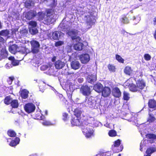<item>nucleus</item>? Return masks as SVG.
<instances>
[{
  "mask_svg": "<svg viewBox=\"0 0 156 156\" xmlns=\"http://www.w3.org/2000/svg\"><path fill=\"white\" fill-rule=\"evenodd\" d=\"M126 15L130 20H137L138 18L137 17H136L135 16L133 15V12L132 10H131L129 12L126 14Z\"/></svg>",
  "mask_w": 156,
  "mask_h": 156,
  "instance_id": "obj_27",
  "label": "nucleus"
},
{
  "mask_svg": "<svg viewBox=\"0 0 156 156\" xmlns=\"http://www.w3.org/2000/svg\"><path fill=\"white\" fill-rule=\"evenodd\" d=\"M156 120V118L154 116V115L151 113H148V117L147 119V121L149 123L153 122Z\"/></svg>",
  "mask_w": 156,
  "mask_h": 156,
  "instance_id": "obj_25",
  "label": "nucleus"
},
{
  "mask_svg": "<svg viewBox=\"0 0 156 156\" xmlns=\"http://www.w3.org/2000/svg\"><path fill=\"white\" fill-rule=\"evenodd\" d=\"M103 86L101 83H97L94 86V89L98 93H101L103 88Z\"/></svg>",
  "mask_w": 156,
  "mask_h": 156,
  "instance_id": "obj_15",
  "label": "nucleus"
},
{
  "mask_svg": "<svg viewBox=\"0 0 156 156\" xmlns=\"http://www.w3.org/2000/svg\"><path fill=\"white\" fill-rule=\"evenodd\" d=\"M5 68L7 69H9L10 68H11L12 66H11V64H9L8 63H7L5 66Z\"/></svg>",
  "mask_w": 156,
  "mask_h": 156,
  "instance_id": "obj_56",
  "label": "nucleus"
},
{
  "mask_svg": "<svg viewBox=\"0 0 156 156\" xmlns=\"http://www.w3.org/2000/svg\"><path fill=\"white\" fill-rule=\"evenodd\" d=\"M56 59V57L55 56H53L51 59V61L52 62H55Z\"/></svg>",
  "mask_w": 156,
  "mask_h": 156,
  "instance_id": "obj_61",
  "label": "nucleus"
},
{
  "mask_svg": "<svg viewBox=\"0 0 156 156\" xmlns=\"http://www.w3.org/2000/svg\"><path fill=\"white\" fill-rule=\"evenodd\" d=\"M64 44V42L62 41H58L55 42V47H58Z\"/></svg>",
  "mask_w": 156,
  "mask_h": 156,
  "instance_id": "obj_48",
  "label": "nucleus"
},
{
  "mask_svg": "<svg viewBox=\"0 0 156 156\" xmlns=\"http://www.w3.org/2000/svg\"><path fill=\"white\" fill-rule=\"evenodd\" d=\"M37 15V12L35 11L30 10L27 12L25 17L28 20H30Z\"/></svg>",
  "mask_w": 156,
  "mask_h": 156,
  "instance_id": "obj_13",
  "label": "nucleus"
},
{
  "mask_svg": "<svg viewBox=\"0 0 156 156\" xmlns=\"http://www.w3.org/2000/svg\"><path fill=\"white\" fill-rule=\"evenodd\" d=\"M64 66V62L59 60L56 61L55 63V66L57 69H60L63 67Z\"/></svg>",
  "mask_w": 156,
  "mask_h": 156,
  "instance_id": "obj_19",
  "label": "nucleus"
},
{
  "mask_svg": "<svg viewBox=\"0 0 156 156\" xmlns=\"http://www.w3.org/2000/svg\"><path fill=\"white\" fill-rule=\"evenodd\" d=\"M82 129V132L86 138H89L94 135V130L92 126H88Z\"/></svg>",
  "mask_w": 156,
  "mask_h": 156,
  "instance_id": "obj_3",
  "label": "nucleus"
},
{
  "mask_svg": "<svg viewBox=\"0 0 156 156\" xmlns=\"http://www.w3.org/2000/svg\"><path fill=\"white\" fill-rule=\"evenodd\" d=\"M0 35H3V33L2 32V30L0 31Z\"/></svg>",
  "mask_w": 156,
  "mask_h": 156,
  "instance_id": "obj_64",
  "label": "nucleus"
},
{
  "mask_svg": "<svg viewBox=\"0 0 156 156\" xmlns=\"http://www.w3.org/2000/svg\"><path fill=\"white\" fill-rule=\"evenodd\" d=\"M46 66H45L43 65L41 67V70H44L46 69Z\"/></svg>",
  "mask_w": 156,
  "mask_h": 156,
  "instance_id": "obj_59",
  "label": "nucleus"
},
{
  "mask_svg": "<svg viewBox=\"0 0 156 156\" xmlns=\"http://www.w3.org/2000/svg\"><path fill=\"white\" fill-rule=\"evenodd\" d=\"M14 79V77L13 76L9 77L7 80V81L9 85L12 84L13 81Z\"/></svg>",
  "mask_w": 156,
  "mask_h": 156,
  "instance_id": "obj_47",
  "label": "nucleus"
},
{
  "mask_svg": "<svg viewBox=\"0 0 156 156\" xmlns=\"http://www.w3.org/2000/svg\"><path fill=\"white\" fill-rule=\"evenodd\" d=\"M132 72L133 70L131 67L129 66H126L124 69V73L127 75H131L132 73Z\"/></svg>",
  "mask_w": 156,
  "mask_h": 156,
  "instance_id": "obj_24",
  "label": "nucleus"
},
{
  "mask_svg": "<svg viewBox=\"0 0 156 156\" xmlns=\"http://www.w3.org/2000/svg\"><path fill=\"white\" fill-rule=\"evenodd\" d=\"M38 20L41 21L44 20L45 17L46 16L45 14L42 12H40L38 13Z\"/></svg>",
  "mask_w": 156,
  "mask_h": 156,
  "instance_id": "obj_32",
  "label": "nucleus"
},
{
  "mask_svg": "<svg viewBox=\"0 0 156 156\" xmlns=\"http://www.w3.org/2000/svg\"><path fill=\"white\" fill-rule=\"evenodd\" d=\"M79 31L78 30L73 29L69 31L68 32V34L71 36V38L73 40H75L81 39L80 37L77 36L78 34Z\"/></svg>",
  "mask_w": 156,
  "mask_h": 156,
  "instance_id": "obj_7",
  "label": "nucleus"
},
{
  "mask_svg": "<svg viewBox=\"0 0 156 156\" xmlns=\"http://www.w3.org/2000/svg\"><path fill=\"white\" fill-rule=\"evenodd\" d=\"M31 31L32 32L31 34H35L38 33V30L37 29H32Z\"/></svg>",
  "mask_w": 156,
  "mask_h": 156,
  "instance_id": "obj_55",
  "label": "nucleus"
},
{
  "mask_svg": "<svg viewBox=\"0 0 156 156\" xmlns=\"http://www.w3.org/2000/svg\"><path fill=\"white\" fill-rule=\"evenodd\" d=\"M90 124L88 122V120L85 119L83 121H81V125H82V128L87 127L88 126H91Z\"/></svg>",
  "mask_w": 156,
  "mask_h": 156,
  "instance_id": "obj_30",
  "label": "nucleus"
},
{
  "mask_svg": "<svg viewBox=\"0 0 156 156\" xmlns=\"http://www.w3.org/2000/svg\"><path fill=\"white\" fill-rule=\"evenodd\" d=\"M14 59V58L12 56H10L9 58V60H11L12 61Z\"/></svg>",
  "mask_w": 156,
  "mask_h": 156,
  "instance_id": "obj_62",
  "label": "nucleus"
},
{
  "mask_svg": "<svg viewBox=\"0 0 156 156\" xmlns=\"http://www.w3.org/2000/svg\"><path fill=\"white\" fill-rule=\"evenodd\" d=\"M102 96L104 98L109 97L111 94V90L108 87L105 86L101 92Z\"/></svg>",
  "mask_w": 156,
  "mask_h": 156,
  "instance_id": "obj_11",
  "label": "nucleus"
},
{
  "mask_svg": "<svg viewBox=\"0 0 156 156\" xmlns=\"http://www.w3.org/2000/svg\"><path fill=\"white\" fill-rule=\"evenodd\" d=\"M31 2L30 0L26 1L25 3V5L27 7L31 6Z\"/></svg>",
  "mask_w": 156,
  "mask_h": 156,
  "instance_id": "obj_52",
  "label": "nucleus"
},
{
  "mask_svg": "<svg viewBox=\"0 0 156 156\" xmlns=\"http://www.w3.org/2000/svg\"><path fill=\"white\" fill-rule=\"evenodd\" d=\"M68 114V113L64 112L62 114V119L64 121H66L69 119Z\"/></svg>",
  "mask_w": 156,
  "mask_h": 156,
  "instance_id": "obj_46",
  "label": "nucleus"
},
{
  "mask_svg": "<svg viewBox=\"0 0 156 156\" xmlns=\"http://www.w3.org/2000/svg\"><path fill=\"white\" fill-rule=\"evenodd\" d=\"M2 32L3 33V35H5V36L8 35L9 34V31L7 29L2 30Z\"/></svg>",
  "mask_w": 156,
  "mask_h": 156,
  "instance_id": "obj_51",
  "label": "nucleus"
},
{
  "mask_svg": "<svg viewBox=\"0 0 156 156\" xmlns=\"http://www.w3.org/2000/svg\"><path fill=\"white\" fill-rule=\"evenodd\" d=\"M148 105V107L150 108H154L156 107V101L154 99L149 100Z\"/></svg>",
  "mask_w": 156,
  "mask_h": 156,
  "instance_id": "obj_21",
  "label": "nucleus"
},
{
  "mask_svg": "<svg viewBox=\"0 0 156 156\" xmlns=\"http://www.w3.org/2000/svg\"><path fill=\"white\" fill-rule=\"evenodd\" d=\"M19 47L16 44L10 45L9 48V51L12 53L15 54L18 51Z\"/></svg>",
  "mask_w": 156,
  "mask_h": 156,
  "instance_id": "obj_16",
  "label": "nucleus"
},
{
  "mask_svg": "<svg viewBox=\"0 0 156 156\" xmlns=\"http://www.w3.org/2000/svg\"><path fill=\"white\" fill-rule=\"evenodd\" d=\"M146 137L148 139L156 140V135L153 133H149L147 134L146 135Z\"/></svg>",
  "mask_w": 156,
  "mask_h": 156,
  "instance_id": "obj_41",
  "label": "nucleus"
},
{
  "mask_svg": "<svg viewBox=\"0 0 156 156\" xmlns=\"http://www.w3.org/2000/svg\"><path fill=\"white\" fill-rule=\"evenodd\" d=\"M90 124L88 122V120L85 119L83 121H81V125H82V128L87 127L88 126H91Z\"/></svg>",
  "mask_w": 156,
  "mask_h": 156,
  "instance_id": "obj_31",
  "label": "nucleus"
},
{
  "mask_svg": "<svg viewBox=\"0 0 156 156\" xmlns=\"http://www.w3.org/2000/svg\"><path fill=\"white\" fill-rule=\"evenodd\" d=\"M108 135L110 136L114 137L117 135V133L115 130H111L109 131Z\"/></svg>",
  "mask_w": 156,
  "mask_h": 156,
  "instance_id": "obj_43",
  "label": "nucleus"
},
{
  "mask_svg": "<svg viewBox=\"0 0 156 156\" xmlns=\"http://www.w3.org/2000/svg\"><path fill=\"white\" fill-rule=\"evenodd\" d=\"M83 45H84L83 43L78 42L74 44L73 46V48L75 50L77 51H81L83 49Z\"/></svg>",
  "mask_w": 156,
  "mask_h": 156,
  "instance_id": "obj_22",
  "label": "nucleus"
},
{
  "mask_svg": "<svg viewBox=\"0 0 156 156\" xmlns=\"http://www.w3.org/2000/svg\"><path fill=\"white\" fill-rule=\"evenodd\" d=\"M154 38L156 40V30L154 31V33L153 34Z\"/></svg>",
  "mask_w": 156,
  "mask_h": 156,
  "instance_id": "obj_63",
  "label": "nucleus"
},
{
  "mask_svg": "<svg viewBox=\"0 0 156 156\" xmlns=\"http://www.w3.org/2000/svg\"><path fill=\"white\" fill-rule=\"evenodd\" d=\"M81 62L84 64L88 62L90 60V56L87 54H83L79 56Z\"/></svg>",
  "mask_w": 156,
  "mask_h": 156,
  "instance_id": "obj_12",
  "label": "nucleus"
},
{
  "mask_svg": "<svg viewBox=\"0 0 156 156\" xmlns=\"http://www.w3.org/2000/svg\"><path fill=\"white\" fill-rule=\"evenodd\" d=\"M77 80L79 83H81L83 81V78H79L77 79Z\"/></svg>",
  "mask_w": 156,
  "mask_h": 156,
  "instance_id": "obj_57",
  "label": "nucleus"
},
{
  "mask_svg": "<svg viewBox=\"0 0 156 156\" xmlns=\"http://www.w3.org/2000/svg\"><path fill=\"white\" fill-rule=\"evenodd\" d=\"M71 66L73 69L76 70L80 68V64L78 61L74 60L71 62Z\"/></svg>",
  "mask_w": 156,
  "mask_h": 156,
  "instance_id": "obj_18",
  "label": "nucleus"
},
{
  "mask_svg": "<svg viewBox=\"0 0 156 156\" xmlns=\"http://www.w3.org/2000/svg\"><path fill=\"white\" fill-rule=\"evenodd\" d=\"M7 133L8 135L11 137H15L16 136V133L13 130H9L8 131Z\"/></svg>",
  "mask_w": 156,
  "mask_h": 156,
  "instance_id": "obj_38",
  "label": "nucleus"
},
{
  "mask_svg": "<svg viewBox=\"0 0 156 156\" xmlns=\"http://www.w3.org/2000/svg\"><path fill=\"white\" fill-rule=\"evenodd\" d=\"M144 58L146 60L149 61L151 60V57L148 54H145L144 55Z\"/></svg>",
  "mask_w": 156,
  "mask_h": 156,
  "instance_id": "obj_49",
  "label": "nucleus"
},
{
  "mask_svg": "<svg viewBox=\"0 0 156 156\" xmlns=\"http://www.w3.org/2000/svg\"><path fill=\"white\" fill-rule=\"evenodd\" d=\"M12 98L10 96H6L4 99V103L7 105H9L11 103Z\"/></svg>",
  "mask_w": 156,
  "mask_h": 156,
  "instance_id": "obj_37",
  "label": "nucleus"
},
{
  "mask_svg": "<svg viewBox=\"0 0 156 156\" xmlns=\"http://www.w3.org/2000/svg\"><path fill=\"white\" fill-rule=\"evenodd\" d=\"M87 79L89 83H92L96 80L97 77L96 76L94 75H89L88 76Z\"/></svg>",
  "mask_w": 156,
  "mask_h": 156,
  "instance_id": "obj_28",
  "label": "nucleus"
},
{
  "mask_svg": "<svg viewBox=\"0 0 156 156\" xmlns=\"http://www.w3.org/2000/svg\"><path fill=\"white\" fill-rule=\"evenodd\" d=\"M20 141V138L18 137H16L14 140L11 141L9 144V145L11 147L15 146L19 143Z\"/></svg>",
  "mask_w": 156,
  "mask_h": 156,
  "instance_id": "obj_23",
  "label": "nucleus"
},
{
  "mask_svg": "<svg viewBox=\"0 0 156 156\" xmlns=\"http://www.w3.org/2000/svg\"><path fill=\"white\" fill-rule=\"evenodd\" d=\"M10 104L12 108H17L19 106V103L18 100L14 99L12 100Z\"/></svg>",
  "mask_w": 156,
  "mask_h": 156,
  "instance_id": "obj_29",
  "label": "nucleus"
},
{
  "mask_svg": "<svg viewBox=\"0 0 156 156\" xmlns=\"http://www.w3.org/2000/svg\"><path fill=\"white\" fill-rule=\"evenodd\" d=\"M36 107L35 105L32 103H28L25 105L24 108L25 111L28 113H32L35 111Z\"/></svg>",
  "mask_w": 156,
  "mask_h": 156,
  "instance_id": "obj_10",
  "label": "nucleus"
},
{
  "mask_svg": "<svg viewBox=\"0 0 156 156\" xmlns=\"http://www.w3.org/2000/svg\"><path fill=\"white\" fill-rule=\"evenodd\" d=\"M86 22L87 25L89 26L88 27L89 28H91L92 26L95 24L94 22H93V20L90 18L88 20H87Z\"/></svg>",
  "mask_w": 156,
  "mask_h": 156,
  "instance_id": "obj_42",
  "label": "nucleus"
},
{
  "mask_svg": "<svg viewBox=\"0 0 156 156\" xmlns=\"http://www.w3.org/2000/svg\"><path fill=\"white\" fill-rule=\"evenodd\" d=\"M4 39L2 37L0 36V46L2 44H3L5 43Z\"/></svg>",
  "mask_w": 156,
  "mask_h": 156,
  "instance_id": "obj_54",
  "label": "nucleus"
},
{
  "mask_svg": "<svg viewBox=\"0 0 156 156\" xmlns=\"http://www.w3.org/2000/svg\"><path fill=\"white\" fill-rule=\"evenodd\" d=\"M80 90L82 94L85 96H88L91 94L90 88L86 85L82 86Z\"/></svg>",
  "mask_w": 156,
  "mask_h": 156,
  "instance_id": "obj_8",
  "label": "nucleus"
},
{
  "mask_svg": "<svg viewBox=\"0 0 156 156\" xmlns=\"http://www.w3.org/2000/svg\"><path fill=\"white\" fill-rule=\"evenodd\" d=\"M1 55L3 58H7L8 56V51L4 49H2L1 50Z\"/></svg>",
  "mask_w": 156,
  "mask_h": 156,
  "instance_id": "obj_40",
  "label": "nucleus"
},
{
  "mask_svg": "<svg viewBox=\"0 0 156 156\" xmlns=\"http://www.w3.org/2000/svg\"><path fill=\"white\" fill-rule=\"evenodd\" d=\"M20 32L21 35L25 36L28 34V31L27 29H22L20 30Z\"/></svg>",
  "mask_w": 156,
  "mask_h": 156,
  "instance_id": "obj_44",
  "label": "nucleus"
},
{
  "mask_svg": "<svg viewBox=\"0 0 156 156\" xmlns=\"http://www.w3.org/2000/svg\"><path fill=\"white\" fill-rule=\"evenodd\" d=\"M112 94L115 98H119L122 96V92L118 87H115L112 88Z\"/></svg>",
  "mask_w": 156,
  "mask_h": 156,
  "instance_id": "obj_6",
  "label": "nucleus"
},
{
  "mask_svg": "<svg viewBox=\"0 0 156 156\" xmlns=\"http://www.w3.org/2000/svg\"><path fill=\"white\" fill-rule=\"evenodd\" d=\"M42 124L45 126H49L51 125L50 122L48 121H45L42 122Z\"/></svg>",
  "mask_w": 156,
  "mask_h": 156,
  "instance_id": "obj_53",
  "label": "nucleus"
},
{
  "mask_svg": "<svg viewBox=\"0 0 156 156\" xmlns=\"http://www.w3.org/2000/svg\"><path fill=\"white\" fill-rule=\"evenodd\" d=\"M152 22L154 26L156 25V16L154 17L153 19Z\"/></svg>",
  "mask_w": 156,
  "mask_h": 156,
  "instance_id": "obj_58",
  "label": "nucleus"
},
{
  "mask_svg": "<svg viewBox=\"0 0 156 156\" xmlns=\"http://www.w3.org/2000/svg\"><path fill=\"white\" fill-rule=\"evenodd\" d=\"M129 19L126 15H123L121 19V21L124 24H127L129 22Z\"/></svg>",
  "mask_w": 156,
  "mask_h": 156,
  "instance_id": "obj_33",
  "label": "nucleus"
},
{
  "mask_svg": "<svg viewBox=\"0 0 156 156\" xmlns=\"http://www.w3.org/2000/svg\"><path fill=\"white\" fill-rule=\"evenodd\" d=\"M46 15L45 17L43 22L44 24L50 25L53 22L54 10L52 9H48L46 10Z\"/></svg>",
  "mask_w": 156,
  "mask_h": 156,
  "instance_id": "obj_2",
  "label": "nucleus"
},
{
  "mask_svg": "<svg viewBox=\"0 0 156 156\" xmlns=\"http://www.w3.org/2000/svg\"><path fill=\"white\" fill-rule=\"evenodd\" d=\"M61 33V32L59 31H55L53 32L52 33V38L50 37V38L54 40H58L60 37Z\"/></svg>",
  "mask_w": 156,
  "mask_h": 156,
  "instance_id": "obj_17",
  "label": "nucleus"
},
{
  "mask_svg": "<svg viewBox=\"0 0 156 156\" xmlns=\"http://www.w3.org/2000/svg\"><path fill=\"white\" fill-rule=\"evenodd\" d=\"M96 102L95 100L92 99V98L90 97L86 99L85 101V105L86 106L90 108H95L96 107Z\"/></svg>",
  "mask_w": 156,
  "mask_h": 156,
  "instance_id": "obj_5",
  "label": "nucleus"
},
{
  "mask_svg": "<svg viewBox=\"0 0 156 156\" xmlns=\"http://www.w3.org/2000/svg\"><path fill=\"white\" fill-rule=\"evenodd\" d=\"M115 59L119 63H124V59L119 55H115Z\"/></svg>",
  "mask_w": 156,
  "mask_h": 156,
  "instance_id": "obj_39",
  "label": "nucleus"
},
{
  "mask_svg": "<svg viewBox=\"0 0 156 156\" xmlns=\"http://www.w3.org/2000/svg\"><path fill=\"white\" fill-rule=\"evenodd\" d=\"M19 63V61L16 60L15 59L11 62V64L13 66H16L18 65Z\"/></svg>",
  "mask_w": 156,
  "mask_h": 156,
  "instance_id": "obj_50",
  "label": "nucleus"
},
{
  "mask_svg": "<svg viewBox=\"0 0 156 156\" xmlns=\"http://www.w3.org/2000/svg\"><path fill=\"white\" fill-rule=\"evenodd\" d=\"M146 86L145 83L143 79H139L136 84L132 83L128 85L129 90L132 92H139L143 89Z\"/></svg>",
  "mask_w": 156,
  "mask_h": 156,
  "instance_id": "obj_1",
  "label": "nucleus"
},
{
  "mask_svg": "<svg viewBox=\"0 0 156 156\" xmlns=\"http://www.w3.org/2000/svg\"><path fill=\"white\" fill-rule=\"evenodd\" d=\"M29 25L32 28L36 27L37 26V23L35 21H31L28 23Z\"/></svg>",
  "mask_w": 156,
  "mask_h": 156,
  "instance_id": "obj_45",
  "label": "nucleus"
},
{
  "mask_svg": "<svg viewBox=\"0 0 156 156\" xmlns=\"http://www.w3.org/2000/svg\"><path fill=\"white\" fill-rule=\"evenodd\" d=\"M129 94L128 92L124 91L123 92V100L127 101L129 100Z\"/></svg>",
  "mask_w": 156,
  "mask_h": 156,
  "instance_id": "obj_34",
  "label": "nucleus"
},
{
  "mask_svg": "<svg viewBox=\"0 0 156 156\" xmlns=\"http://www.w3.org/2000/svg\"><path fill=\"white\" fill-rule=\"evenodd\" d=\"M23 49L24 51H22L23 53V54L27 53V49L25 48H23Z\"/></svg>",
  "mask_w": 156,
  "mask_h": 156,
  "instance_id": "obj_60",
  "label": "nucleus"
},
{
  "mask_svg": "<svg viewBox=\"0 0 156 156\" xmlns=\"http://www.w3.org/2000/svg\"><path fill=\"white\" fill-rule=\"evenodd\" d=\"M29 91L26 89H24L21 91L20 96L22 98L25 99L27 98L28 96Z\"/></svg>",
  "mask_w": 156,
  "mask_h": 156,
  "instance_id": "obj_20",
  "label": "nucleus"
},
{
  "mask_svg": "<svg viewBox=\"0 0 156 156\" xmlns=\"http://www.w3.org/2000/svg\"><path fill=\"white\" fill-rule=\"evenodd\" d=\"M80 118L72 117L71 120V123L73 126H79L81 125V121Z\"/></svg>",
  "mask_w": 156,
  "mask_h": 156,
  "instance_id": "obj_14",
  "label": "nucleus"
},
{
  "mask_svg": "<svg viewBox=\"0 0 156 156\" xmlns=\"http://www.w3.org/2000/svg\"><path fill=\"white\" fill-rule=\"evenodd\" d=\"M108 70L110 73H115L116 72V66L112 64H109L107 66Z\"/></svg>",
  "mask_w": 156,
  "mask_h": 156,
  "instance_id": "obj_26",
  "label": "nucleus"
},
{
  "mask_svg": "<svg viewBox=\"0 0 156 156\" xmlns=\"http://www.w3.org/2000/svg\"><path fill=\"white\" fill-rule=\"evenodd\" d=\"M31 45V51L33 54H36L39 51L40 46L39 42L35 40H32L30 42Z\"/></svg>",
  "mask_w": 156,
  "mask_h": 156,
  "instance_id": "obj_4",
  "label": "nucleus"
},
{
  "mask_svg": "<svg viewBox=\"0 0 156 156\" xmlns=\"http://www.w3.org/2000/svg\"><path fill=\"white\" fill-rule=\"evenodd\" d=\"M120 144L121 141L119 139L115 141L114 144L112 145L111 147L114 153H117L121 151L122 150L123 148L122 149L121 148L120 149L118 148Z\"/></svg>",
  "mask_w": 156,
  "mask_h": 156,
  "instance_id": "obj_9",
  "label": "nucleus"
},
{
  "mask_svg": "<svg viewBox=\"0 0 156 156\" xmlns=\"http://www.w3.org/2000/svg\"><path fill=\"white\" fill-rule=\"evenodd\" d=\"M156 151V148L154 147H149L147 148L146 153L148 155H150Z\"/></svg>",
  "mask_w": 156,
  "mask_h": 156,
  "instance_id": "obj_35",
  "label": "nucleus"
},
{
  "mask_svg": "<svg viewBox=\"0 0 156 156\" xmlns=\"http://www.w3.org/2000/svg\"><path fill=\"white\" fill-rule=\"evenodd\" d=\"M74 115L76 116V118H80V117L82 113L81 111L78 108L75 109L74 111Z\"/></svg>",
  "mask_w": 156,
  "mask_h": 156,
  "instance_id": "obj_36",
  "label": "nucleus"
}]
</instances>
